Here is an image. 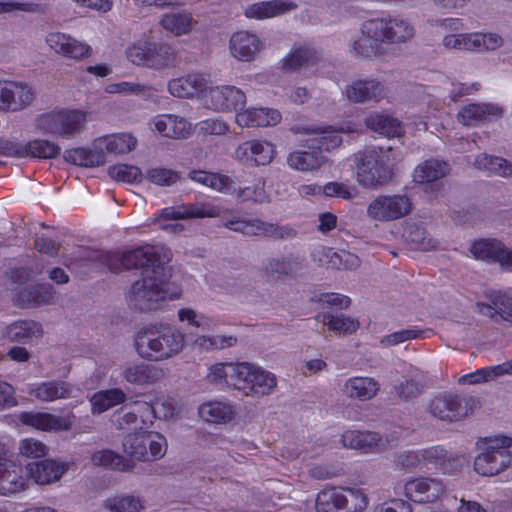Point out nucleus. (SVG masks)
<instances>
[{
  "mask_svg": "<svg viewBox=\"0 0 512 512\" xmlns=\"http://www.w3.org/2000/svg\"><path fill=\"white\" fill-rule=\"evenodd\" d=\"M86 259L114 273L123 269H141L145 276L133 283L127 295L130 307L139 312L157 309L166 297L162 287L163 280L159 278L161 272L165 270V262L153 247H139L123 254L90 251Z\"/></svg>",
  "mask_w": 512,
  "mask_h": 512,
  "instance_id": "obj_1",
  "label": "nucleus"
},
{
  "mask_svg": "<svg viewBox=\"0 0 512 512\" xmlns=\"http://www.w3.org/2000/svg\"><path fill=\"white\" fill-rule=\"evenodd\" d=\"M415 36L414 25L395 15L368 19L347 43L348 52L355 58L372 59L395 54L407 46Z\"/></svg>",
  "mask_w": 512,
  "mask_h": 512,
  "instance_id": "obj_2",
  "label": "nucleus"
},
{
  "mask_svg": "<svg viewBox=\"0 0 512 512\" xmlns=\"http://www.w3.org/2000/svg\"><path fill=\"white\" fill-rule=\"evenodd\" d=\"M137 353L148 360H165L179 354L184 348V336L168 324L142 328L135 338Z\"/></svg>",
  "mask_w": 512,
  "mask_h": 512,
  "instance_id": "obj_3",
  "label": "nucleus"
},
{
  "mask_svg": "<svg viewBox=\"0 0 512 512\" xmlns=\"http://www.w3.org/2000/svg\"><path fill=\"white\" fill-rule=\"evenodd\" d=\"M397 153L391 147H369L355 155L357 180L365 188H379L392 180Z\"/></svg>",
  "mask_w": 512,
  "mask_h": 512,
  "instance_id": "obj_4",
  "label": "nucleus"
},
{
  "mask_svg": "<svg viewBox=\"0 0 512 512\" xmlns=\"http://www.w3.org/2000/svg\"><path fill=\"white\" fill-rule=\"evenodd\" d=\"M482 453L474 460L475 471L482 476H494L512 464V454L508 450L512 446V438L507 436L490 439Z\"/></svg>",
  "mask_w": 512,
  "mask_h": 512,
  "instance_id": "obj_5",
  "label": "nucleus"
},
{
  "mask_svg": "<svg viewBox=\"0 0 512 512\" xmlns=\"http://www.w3.org/2000/svg\"><path fill=\"white\" fill-rule=\"evenodd\" d=\"M86 125V115L79 110H54L37 119V127L44 133L70 139L80 134Z\"/></svg>",
  "mask_w": 512,
  "mask_h": 512,
  "instance_id": "obj_6",
  "label": "nucleus"
},
{
  "mask_svg": "<svg viewBox=\"0 0 512 512\" xmlns=\"http://www.w3.org/2000/svg\"><path fill=\"white\" fill-rule=\"evenodd\" d=\"M476 402L472 396L441 393L429 401L427 411L438 420L456 422L465 418L474 409Z\"/></svg>",
  "mask_w": 512,
  "mask_h": 512,
  "instance_id": "obj_7",
  "label": "nucleus"
},
{
  "mask_svg": "<svg viewBox=\"0 0 512 512\" xmlns=\"http://www.w3.org/2000/svg\"><path fill=\"white\" fill-rule=\"evenodd\" d=\"M236 389L246 396L263 397L270 395L277 386L276 376L251 363H240Z\"/></svg>",
  "mask_w": 512,
  "mask_h": 512,
  "instance_id": "obj_8",
  "label": "nucleus"
},
{
  "mask_svg": "<svg viewBox=\"0 0 512 512\" xmlns=\"http://www.w3.org/2000/svg\"><path fill=\"white\" fill-rule=\"evenodd\" d=\"M365 495L352 490L348 496L341 488H326L316 498L317 512H362L367 506Z\"/></svg>",
  "mask_w": 512,
  "mask_h": 512,
  "instance_id": "obj_9",
  "label": "nucleus"
},
{
  "mask_svg": "<svg viewBox=\"0 0 512 512\" xmlns=\"http://www.w3.org/2000/svg\"><path fill=\"white\" fill-rule=\"evenodd\" d=\"M341 443L346 448L365 453H380L394 448L397 439L392 435L381 436L372 431L347 430L341 436Z\"/></svg>",
  "mask_w": 512,
  "mask_h": 512,
  "instance_id": "obj_10",
  "label": "nucleus"
},
{
  "mask_svg": "<svg viewBox=\"0 0 512 512\" xmlns=\"http://www.w3.org/2000/svg\"><path fill=\"white\" fill-rule=\"evenodd\" d=\"M412 203L407 195H380L367 207V215L377 221H392L410 213Z\"/></svg>",
  "mask_w": 512,
  "mask_h": 512,
  "instance_id": "obj_11",
  "label": "nucleus"
},
{
  "mask_svg": "<svg viewBox=\"0 0 512 512\" xmlns=\"http://www.w3.org/2000/svg\"><path fill=\"white\" fill-rule=\"evenodd\" d=\"M469 252L475 260L486 263H498L504 269H512V250L495 238H479L469 246Z\"/></svg>",
  "mask_w": 512,
  "mask_h": 512,
  "instance_id": "obj_12",
  "label": "nucleus"
},
{
  "mask_svg": "<svg viewBox=\"0 0 512 512\" xmlns=\"http://www.w3.org/2000/svg\"><path fill=\"white\" fill-rule=\"evenodd\" d=\"M405 496L416 503H435L445 493L440 479L430 477L414 478L405 483Z\"/></svg>",
  "mask_w": 512,
  "mask_h": 512,
  "instance_id": "obj_13",
  "label": "nucleus"
},
{
  "mask_svg": "<svg viewBox=\"0 0 512 512\" xmlns=\"http://www.w3.org/2000/svg\"><path fill=\"white\" fill-rule=\"evenodd\" d=\"M34 100L33 90L26 84L20 82L0 83V111H17Z\"/></svg>",
  "mask_w": 512,
  "mask_h": 512,
  "instance_id": "obj_14",
  "label": "nucleus"
},
{
  "mask_svg": "<svg viewBox=\"0 0 512 512\" xmlns=\"http://www.w3.org/2000/svg\"><path fill=\"white\" fill-rule=\"evenodd\" d=\"M304 268V259L293 255H278L266 259L263 272L269 280H283L295 277Z\"/></svg>",
  "mask_w": 512,
  "mask_h": 512,
  "instance_id": "obj_15",
  "label": "nucleus"
},
{
  "mask_svg": "<svg viewBox=\"0 0 512 512\" xmlns=\"http://www.w3.org/2000/svg\"><path fill=\"white\" fill-rule=\"evenodd\" d=\"M208 101L216 111L234 110L238 113L243 110L246 97L240 89L234 86H217L209 90L207 95Z\"/></svg>",
  "mask_w": 512,
  "mask_h": 512,
  "instance_id": "obj_16",
  "label": "nucleus"
},
{
  "mask_svg": "<svg viewBox=\"0 0 512 512\" xmlns=\"http://www.w3.org/2000/svg\"><path fill=\"white\" fill-rule=\"evenodd\" d=\"M18 419L22 424L38 430L67 431L71 428L75 417L72 414L60 417L46 412H22Z\"/></svg>",
  "mask_w": 512,
  "mask_h": 512,
  "instance_id": "obj_17",
  "label": "nucleus"
},
{
  "mask_svg": "<svg viewBox=\"0 0 512 512\" xmlns=\"http://www.w3.org/2000/svg\"><path fill=\"white\" fill-rule=\"evenodd\" d=\"M345 95L353 103L379 101L384 96V85L374 78L356 79L346 86Z\"/></svg>",
  "mask_w": 512,
  "mask_h": 512,
  "instance_id": "obj_18",
  "label": "nucleus"
},
{
  "mask_svg": "<svg viewBox=\"0 0 512 512\" xmlns=\"http://www.w3.org/2000/svg\"><path fill=\"white\" fill-rule=\"evenodd\" d=\"M430 467L445 475H455L468 463L465 455L450 453L441 446L431 447Z\"/></svg>",
  "mask_w": 512,
  "mask_h": 512,
  "instance_id": "obj_19",
  "label": "nucleus"
},
{
  "mask_svg": "<svg viewBox=\"0 0 512 512\" xmlns=\"http://www.w3.org/2000/svg\"><path fill=\"white\" fill-rule=\"evenodd\" d=\"M46 43L56 53L76 60L87 57L90 52L88 45L59 32L49 33L46 37Z\"/></svg>",
  "mask_w": 512,
  "mask_h": 512,
  "instance_id": "obj_20",
  "label": "nucleus"
},
{
  "mask_svg": "<svg viewBox=\"0 0 512 512\" xmlns=\"http://www.w3.org/2000/svg\"><path fill=\"white\" fill-rule=\"evenodd\" d=\"M25 478L22 468L11 461L6 454H0V494L7 495L24 489Z\"/></svg>",
  "mask_w": 512,
  "mask_h": 512,
  "instance_id": "obj_21",
  "label": "nucleus"
},
{
  "mask_svg": "<svg viewBox=\"0 0 512 512\" xmlns=\"http://www.w3.org/2000/svg\"><path fill=\"white\" fill-rule=\"evenodd\" d=\"M503 110L492 103H471L460 108L457 114L458 121L465 126H474L480 122L490 120V117H501Z\"/></svg>",
  "mask_w": 512,
  "mask_h": 512,
  "instance_id": "obj_22",
  "label": "nucleus"
},
{
  "mask_svg": "<svg viewBox=\"0 0 512 512\" xmlns=\"http://www.w3.org/2000/svg\"><path fill=\"white\" fill-rule=\"evenodd\" d=\"M74 386L63 380H49L31 387L30 396L42 402H52L58 399H67L72 396Z\"/></svg>",
  "mask_w": 512,
  "mask_h": 512,
  "instance_id": "obj_23",
  "label": "nucleus"
},
{
  "mask_svg": "<svg viewBox=\"0 0 512 512\" xmlns=\"http://www.w3.org/2000/svg\"><path fill=\"white\" fill-rule=\"evenodd\" d=\"M66 465L50 459L30 462L27 470L37 484H49L58 481L66 471Z\"/></svg>",
  "mask_w": 512,
  "mask_h": 512,
  "instance_id": "obj_24",
  "label": "nucleus"
},
{
  "mask_svg": "<svg viewBox=\"0 0 512 512\" xmlns=\"http://www.w3.org/2000/svg\"><path fill=\"white\" fill-rule=\"evenodd\" d=\"M296 8L297 4L288 0L262 1L249 5L245 9V16L261 20L283 15Z\"/></svg>",
  "mask_w": 512,
  "mask_h": 512,
  "instance_id": "obj_25",
  "label": "nucleus"
},
{
  "mask_svg": "<svg viewBox=\"0 0 512 512\" xmlns=\"http://www.w3.org/2000/svg\"><path fill=\"white\" fill-rule=\"evenodd\" d=\"M262 44L259 38L246 31H239L230 39V51L232 55L242 61H250L261 50Z\"/></svg>",
  "mask_w": 512,
  "mask_h": 512,
  "instance_id": "obj_26",
  "label": "nucleus"
},
{
  "mask_svg": "<svg viewBox=\"0 0 512 512\" xmlns=\"http://www.w3.org/2000/svg\"><path fill=\"white\" fill-rule=\"evenodd\" d=\"M54 292L51 284H34L22 287L17 292V302L21 307L52 304Z\"/></svg>",
  "mask_w": 512,
  "mask_h": 512,
  "instance_id": "obj_27",
  "label": "nucleus"
},
{
  "mask_svg": "<svg viewBox=\"0 0 512 512\" xmlns=\"http://www.w3.org/2000/svg\"><path fill=\"white\" fill-rule=\"evenodd\" d=\"M326 160L322 151L316 150L315 147H313L309 150L290 152L286 162L288 166L294 170L310 172L320 169L325 164Z\"/></svg>",
  "mask_w": 512,
  "mask_h": 512,
  "instance_id": "obj_28",
  "label": "nucleus"
},
{
  "mask_svg": "<svg viewBox=\"0 0 512 512\" xmlns=\"http://www.w3.org/2000/svg\"><path fill=\"white\" fill-rule=\"evenodd\" d=\"M235 119L240 126L266 127L276 125L281 115L274 109L250 108L236 113Z\"/></svg>",
  "mask_w": 512,
  "mask_h": 512,
  "instance_id": "obj_29",
  "label": "nucleus"
},
{
  "mask_svg": "<svg viewBox=\"0 0 512 512\" xmlns=\"http://www.w3.org/2000/svg\"><path fill=\"white\" fill-rule=\"evenodd\" d=\"M151 124L165 137H186L191 130V125L182 117L172 114H163L154 117Z\"/></svg>",
  "mask_w": 512,
  "mask_h": 512,
  "instance_id": "obj_30",
  "label": "nucleus"
},
{
  "mask_svg": "<svg viewBox=\"0 0 512 512\" xmlns=\"http://www.w3.org/2000/svg\"><path fill=\"white\" fill-rule=\"evenodd\" d=\"M379 388V383L371 377H352L345 382L342 391L348 398L367 401L377 395Z\"/></svg>",
  "mask_w": 512,
  "mask_h": 512,
  "instance_id": "obj_31",
  "label": "nucleus"
},
{
  "mask_svg": "<svg viewBox=\"0 0 512 512\" xmlns=\"http://www.w3.org/2000/svg\"><path fill=\"white\" fill-rule=\"evenodd\" d=\"M274 147L268 142L246 141L238 146L235 155L239 159L253 160L257 165H266L273 159Z\"/></svg>",
  "mask_w": 512,
  "mask_h": 512,
  "instance_id": "obj_32",
  "label": "nucleus"
},
{
  "mask_svg": "<svg viewBox=\"0 0 512 512\" xmlns=\"http://www.w3.org/2000/svg\"><path fill=\"white\" fill-rule=\"evenodd\" d=\"M163 375V371L155 365L148 363L129 364L123 371V378L136 385H148L158 381Z\"/></svg>",
  "mask_w": 512,
  "mask_h": 512,
  "instance_id": "obj_33",
  "label": "nucleus"
},
{
  "mask_svg": "<svg viewBox=\"0 0 512 512\" xmlns=\"http://www.w3.org/2000/svg\"><path fill=\"white\" fill-rule=\"evenodd\" d=\"M137 140L130 134H117L99 138L95 141V147L102 152V156L108 161L110 154H124L136 147Z\"/></svg>",
  "mask_w": 512,
  "mask_h": 512,
  "instance_id": "obj_34",
  "label": "nucleus"
},
{
  "mask_svg": "<svg viewBox=\"0 0 512 512\" xmlns=\"http://www.w3.org/2000/svg\"><path fill=\"white\" fill-rule=\"evenodd\" d=\"M431 447L420 450H403L395 454L394 464L396 468L412 472L416 468L431 469Z\"/></svg>",
  "mask_w": 512,
  "mask_h": 512,
  "instance_id": "obj_35",
  "label": "nucleus"
},
{
  "mask_svg": "<svg viewBox=\"0 0 512 512\" xmlns=\"http://www.w3.org/2000/svg\"><path fill=\"white\" fill-rule=\"evenodd\" d=\"M189 178L222 193L233 194L238 192V196L241 195V188L236 187L234 181L225 175L194 170L189 173Z\"/></svg>",
  "mask_w": 512,
  "mask_h": 512,
  "instance_id": "obj_36",
  "label": "nucleus"
},
{
  "mask_svg": "<svg viewBox=\"0 0 512 512\" xmlns=\"http://www.w3.org/2000/svg\"><path fill=\"white\" fill-rule=\"evenodd\" d=\"M42 327L32 320H18L5 328L4 336L11 342L26 344L42 336Z\"/></svg>",
  "mask_w": 512,
  "mask_h": 512,
  "instance_id": "obj_37",
  "label": "nucleus"
},
{
  "mask_svg": "<svg viewBox=\"0 0 512 512\" xmlns=\"http://www.w3.org/2000/svg\"><path fill=\"white\" fill-rule=\"evenodd\" d=\"M450 172V165L439 159H428L420 163L414 170L413 179L417 183L435 182Z\"/></svg>",
  "mask_w": 512,
  "mask_h": 512,
  "instance_id": "obj_38",
  "label": "nucleus"
},
{
  "mask_svg": "<svg viewBox=\"0 0 512 512\" xmlns=\"http://www.w3.org/2000/svg\"><path fill=\"white\" fill-rule=\"evenodd\" d=\"M204 89H206V81L199 74H189L168 83L170 93L179 98L193 97Z\"/></svg>",
  "mask_w": 512,
  "mask_h": 512,
  "instance_id": "obj_39",
  "label": "nucleus"
},
{
  "mask_svg": "<svg viewBox=\"0 0 512 512\" xmlns=\"http://www.w3.org/2000/svg\"><path fill=\"white\" fill-rule=\"evenodd\" d=\"M90 460L94 466L121 472H130L135 467V463H133L131 460H127L125 457L109 449L93 452L91 454Z\"/></svg>",
  "mask_w": 512,
  "mask_h": 512,
  "instance_id": "obj_40",
  "label": "nucleus"
},
{
  "mask_svg": "<svg viewBox=\"0 0 512 512\" xmlns=\"http://www.w3.org/2000/svg\"><path fill=\"white\" fill-rule=\"evenodd\" d=\"M218 212L215 208L208 205H182L176 207H167L161 211L160 217L163 219H186V218H204L216 217Z\"/></svg>",
  "mask_w": 512,
  "mask_h": 512,
  "instance_id": "obj_41",
  "label": "nucleus"
},
{
  "mask_svg": "<svg viewBox=\"0 0 512 512\" xmlns=\"http://www.w3.org/2000/svg\"><path fill=\"white\" fill-rule=\"evenodd\" d=\"M102 152L95 147V142L93 143L92 149H84V148H74L69 149L64 152V159L67 162H70L75 165L85 166V167H94L104 165L106 163V159L103 158Z\"/></svg>",
  "mask_w": 512,
  "mask_h": 512,
  "instance_id": "obj_42",
  "label": "nucleus"
},
{
  "mask_svg": "<svg viewBox=\"0 0 512 512\" xmlns=\"http://www.w3.org/2000/svg\"><path fill=\"white\" fill-rule=\"evenodd\" d=\"M512 374V360L502 364L478 369L475 372L463 375L459 378V384H478L489 381L498 376Z\"/></svg>",
  "mask_w": 512,
  "mask_h": 512,
  "instance_id": "obj_43",
  "label": "nucleus"
},
{
  "mask_svg": "<svg viewBox=\"0 0 512 512\" xmlns=\"http://www.w3.org/2000/svg\"><path fill=\"white\" fill-rule=\"evenodd\" d=\"M60 153V147L46 139H35L25 145H18V157L31 155L36 158H55Z\"/></svg>",
  "mask_w": 512,
  "mask_h": 512,
  "instance_id": "obj_44",
  "label": "nucleus"
},
{
  "mask_svg": "<svg viewBox=\"0 0 512 512\" xmlns=\"http://www.w3.org/2000/svg\"><path fill=\"white\" fill-rule=\"evenodd\" d=\"M200 417L210 423H227L231 421L235 412L232 407L223 402L204 403L199 407Z\"/></svg>",
  "mask_w": 512,
  "mask_h": 512,
  "instance_id": "obj_45",
  "label": "nucleus"
},
{
  "mask_svg": "<svg viewBox=\"0 0 512 512\" xmlns=\"http://www.w3.org/2000/svg\"><path fill=\"white\" fill-rule=\"evenodd\" d=\"M365 125L374 132L387 137H398L402 134L400 122L388 115L371 114L365 119Z\"/></svg>",
  "mask_w": 512,
  "mask_h": 512,
  "instance_id": "obj_46",
  "label": "nucleus"
},
{
  "mask_svg": "<svg viewBox=\"0 0 512 512\" xmlns=\"http://www.w3.org/2000/svg\"><path fill=\"white\" fill-rule=\"evenodd\" d=\"M316 319L323 322L330 331L339 334H352L359 328L357 320L343 314L321 313L316 315Z\"/></svg>",
  "mask_w": 512,
  "mask_h": 512,
  "instance_id": "obj_47",
  "label": "nucleus"
},
{
  "mask_svg": "<svg viewBox=\"0 0 512 512\" xmlns=\"http://www.w3.org/2000/svg\"><path fill=\"white\" fill-rule=\"evenodd\" d=\"M475 166L478 169L488 171L501 177H512V163L504 158L481 154L475 158Z\"/></svg>",
  "mask_w": 512,
  "mask_h": 512,
  "instance_id": "obj_48",
  "label": "nucleus"
},
{
  "mask_svg": "<svg viewBox=\"0 0 512 512\" xmlns=\"http://www.w3.org/2000/svg\"><path fill=\"white\" fill-rule=\"evenodd\" d=\"M123 451L134 461H149L146 450V432L128 434L123 441Z\"/></svg>",
  "mask_w": 512,
  "mask_h": 512,
  "instance_id": "obj_49",
  "label": "nucleus"
},
{
  "mask_svg": "<svg viewBox=\"0 0 512 512\" xmlns=\"http://www.w3.org/2000/svg\"><path fill=\"white\" fill-rule=\"evenodd\" d=\"M125 394L120 389H110L95 393L90 399L92 412L101 414L109 408L124 402Z\"/></svg>",
  "mask_w": 512,
  "mask_h": 512,
  "instance_id": "obj_50",
  "label": "nucleus"
},
{
  "mask_svg": "<svg viewBox=\"0 0 512 512\" xmlns=\"http://www.w3.org/2000/svg\"><path fill=\"white\" fill-rule=\"evenodd\" d=\"M154 49L155 42L138 41L127 48L126 55L133 64L152 68Z\"/></svg>",
  "mask_w": 512,
  "mask_h": 512,
  "instance_id": "obj_51",
  "label": "nucleus"
},
{
  "mask_svg": "<svg viewBox=\"0 0 512 512\" xmlns=\"http://www.w3.org/2000/svg\"><path fill=\"white\" fill-rule=\"evenodd\" d=\"M240 363L238 364H215L210 367L207 379L211 383H219L225 380L226 384L232 386L234 389L237 387L238 373Z\"/></svg>",
  "mask_w": 512,
  "mask_h": 512,
  "instance_id": "obj_52",
  "label": "nucleus"
},
{
  "mask_svg": "<svg viewBox=\"0 0 512 512\" xmlns=\"http://www.w3.org/2000/svg\"><path fill=\"white\" fill-rule=\"evenodd\" d=\"M261 219H247L242 217H233L223 222V226L231 231L241 233L245 236H261Z\"/></svg>",
  "mask_w": 512,
  "mask_h": 512,
  "instance_id": "obj_53",
  "label": "nucleus"
},
{
  "mask_svg": "<svg viewBox=\"0 0 512 512\" xmlns=\"http://www.w3.org/2000/svg\"><path fill=\"white\" fill-rule=\"evenodd\" d=\"M314 58V51L310 48L299 47L293 49L283 60L282 69L285 72L296 71L308 66Z\"/></svg>",
  "mask_w": 512,
  "mask_h": 512,
  "instance_id": "obj_54",
  "label": "nucleus"
},
{
  "mask_svg": "<svg viewBox=\"0 0 512 512\" xmlns=\"http://www.w3.org/2000/svg\"><path fill=\"white\" fill-rule=\"evenodd\" d=\"M103 506L112 512H140L143 505L134 495H117L107 498Z\"/></svg>",
  "mask_w": 512,
  "mask_h": 512,
  "instance_id": "obj_55",
  "label": "nucleus"
},
{
  "mask_svg": "<svg viewBox=\"0 0 512 512\" xmlns=\"http://www.w3.org/2000/svg\"><path fill=\"white\" fill-rule=\"evenodd\" d=\"M406 240L414 245V249L430 251L437 246V242L430 237L426 230L416 224L409 225L405 229Z\"/></svg>",
  "mask_w": 512,
  "mask_h": 512,
  "instance_id": "obj_56",
  "label": "nucleus"
},
{
  "mask_svg": "<svg viewBox=\"0 0 512 512\" xmlns=\"http://www.w3.org/2000/svg\"><path fill=\"white\" fill-rule=\"evenodd\" d=\"M192 18L187 13L165 14L161 19V25L167 31L175 35H182L190 30Z\"/></svg>",
  "mask_w": 512,
  "mask_h": 512,
  "instance_id": "obj_57",
  "label": "nucleus"
},
{
  "mask_svg": "<svg viewBox=\"0 0 512 512\" xmlns=\"http://www.w3.org/2000/svg\"><path fill=\"white\" fill-rule=\"evenodd\" d=\"M237 338L229 335L199 336L195 339L194 344L202 349H224L232 347L236 344Z\"/></svg>",
  "mask_w": 512,
  "mask_h": 512,
  "instance_id": "obj_58",
  "label": "nucleus"
},
{
  "mask_svg": "<svg viewBox=\"0 0 512 512\" xmlns=\"http://www.w3.org/2000/svg\"><path fill=\"white\" fill-rule=\"evenodd\" d=\"M489 299L492 306H484L489 312L494 311L495 314L500 315L504 320L509 317L512 318V299L508 296L493 291L489 294Z\"/></svg>",
  "mask_w": 512,
  "mask_h": 512,
  "instance_id": "obj_59",
  "label": "nucleus"
},
{
  "mask_svg": "<svg viewBox=\"0 0 512 512\" xmlns=\"http://www.w3.org/2000/svg\"><path fill=\"white\" fill-rule=\"evenodd\" d=\"M109 175L115 180L127 183H138L143 177L140 168L127 164L110 167Z\"/></svg>",
  "mask_w": 512,
  "mask_h": 512,
  "instance_id": "obj_60",
  "label": "nucleus"
},
{
  "mask_svg": "<svg viewBox=\"0 0 512 512\" xmlns=\"http://www.w3.org/2000/svg\"><path fill=\"white\" fill-rule=\"evenodd\" d=\"M176 53L168 44L155 42L153 51L152 68L159 69L171 66L175 63Z\"/></svg>",
  "mask_w": 512,
  "mask_h": 512,
  "instance_id": "obj_61",
  "label": "nucleus"
},
{
  "mask_svg": "<svg viewBox=\"0 0 512 512\" xmlns=\"http://www.w3.org/2000/svg\"><path fill=\"white\" fill-rule=\"evenodd\" d=\"M110 93L133 94L145 99L153 95V88L140 83L120 82L109 86Z\"/></svg>",
  "mask_w": 512,
  "mask_h": 512,
  "instance_id": "obj_62",
  "label": "nucleus"
},
{
  "mask_svg": "<svg viewBox=\"0 0 512 512\" xmlns=\"http://www.w3.org/2000/svg\"><path fill=\"white\" fill-rule=\"evenodd\" d=\"M312 132L319 134V137L315 139L317 142L316 150L320 151H330L340 146L342 143V137L339 132L335 130H315Z\"/></svg>",
  "mask_w": 512,
  "mask_h": 512,
  "instance_id": "obj_63",
  "label": "nucleus"
},
{
  "mask_svg": "<svg viewBox=\"0 0 512 512\" xmlns=\"http://www.w3.org/2000/svg\"><path fill=\"white\" fill-rule=\"evenodd\" d=\"M166 439L160 433L146 432V450H148L149 461L160 459L166 452Z\"/></svg>",
  "mask_w": 512,
  "mask_h": 512,
  "instance_id": "obj_64",
  "label": "nucleus"
}]
</instances>
